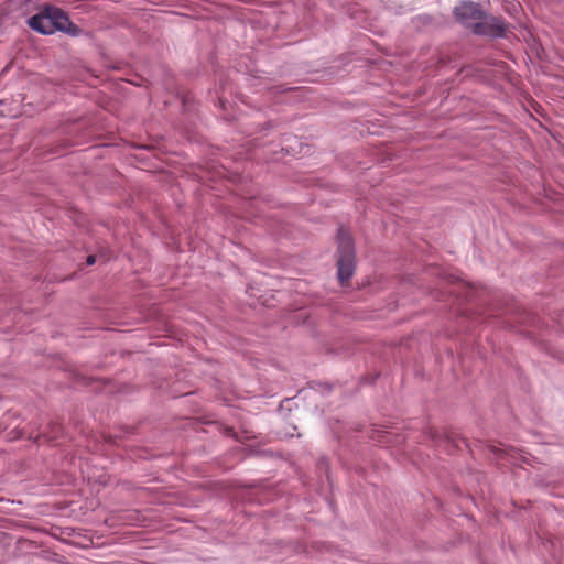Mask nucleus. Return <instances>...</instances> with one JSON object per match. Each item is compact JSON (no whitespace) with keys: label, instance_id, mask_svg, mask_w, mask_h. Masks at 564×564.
<instances>
[{"label":"nucleus","instance_id":"f257e3e1","mask_svg":"<svg viewBox=\"0 0 564 564\" xmlns=\"http://www.w3.org/2000/svg\"><path fill=\"white\" fill-rule=\"evenodd\" d=\"M455 17L464 25L470 28L475 34L502 36L503 23L498 19H485V13L478 3L463 2L455 8Z\"/></svg>","mask_w":564,"mask_h":564},{"label":"nucleus","instance_id":"f03ea898","mask_svg":"<svg viewBox=\"0 0 564 564\" xmlns=\"http://www.w3.org/2000/svg\"><path fill=\"white\" fill-rule=\"evenodd\" d=\"M338 278L341 284L348 281L355 269V250L352 239L347 230H338Z\"/></svg>","mask_w":564,"mask_h":564},{"label":"nucleus","instance_id":"7ed1b4c3","mask_svg":"<svg viewBox=\"0 0 564 564\" xmlns=\"http://www.w3.org/2000/svg\"><path fill=\"white\" fill-rule=\"evenodd\" d=\"M44 11L47 14V17H50V20H52L55 31L59 30L70 32L73 23L70 22L69 18L65 14L64 11L54 7H48Z\"/></svg>","mask_w":564,"mask_h":564},{"label":"nucleus","instance_id":"20e7f679","mask_svg":"<svg viewBox=\"0 0 564 564\" xmlns=\"http://www.w3.org/2000/svg\"><path fill=\"white\" fill-rule=\"evenodd\" d=\"M29 25L31 29L42 33V34H52L55 32L52 20L45 13V11L40 14L33 15L29 20Z\"/></svg>","mask_w":564,"mask_h":564},{"label":"nucleus","instance_id":"39448f33","mask_svg":"<svg viewBox=\"0 0 564 564\" xmlns=\"http://www.w3.org/2000/svg\"><path fill=\"white\" fill-rule=\"evenodd\" d=\"M96 261V258L95 256H88L87 257V264H94Z\"/></svg>","mask_w":564,"mask_h":564}]
</instances>
